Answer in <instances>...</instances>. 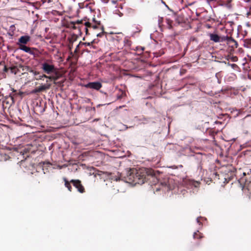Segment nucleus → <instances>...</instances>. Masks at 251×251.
<instances>
[{"label": "nucleus", "mask_w": 251, "mask_h": 251, "mask_svg": "<svg viewBox=\"0 0 251 251\" xmlns=\"http://www.w3.org/2000/svg\"><path fill=\"white\" fill-rule=\"evenodd\" d=\"M161 188H156V191H159L160 190H162L163 191H168L170 190L171 188L167 184V182H164V183H162Z\"/></svg>", "instance_id": "9b49d317"}, {"label": "nucleus", "mask_w": 251, "mask_h": 251, "mask_svg": "<svg viewBox=\"0 0 251 251\" xmlns=\"http://www.w3.org/2000/svg\"><path fill=\"white\" fill-rule=\"evenodd\" d=\"M229 65L233 68V69H234L235 67H237V65L235 64H229Z\"/></svg>", "instance_id": "aec40b11"}, {"label": "nucleus", "mask_w": 251, "mask_h": 251, "mask_svg": "<svg viewBox=\"0 0 251 251\" xmlns=\"http://www.w3.org/2000/svg\"><path fill=\"white\" fill-rule=\"evenodd\" d=\"M103 35V33H99L98 34H97V36L98 37H101L102 35Z\"/></svg>", "instance_id": "412c9836"}, {"label": "nucleus", "mask_w": 251, "mask_h": 251, "mask_svg": "<svg viewBox=\"0 0 251 251\" xmlns=\"http://www.w3.org/2000/svg\"><path fill=\"white\" fill-rule=\"evenodd\" d=\"M93 27L94 28H96V25L93 26Z\"/></svg>", "instance_id": "c85d7f7f"}, {"label": "nucleus", "mask_w": 251, "mask_h": 251, "mask_svg": "<svg viewBox=\"0 0 251 251\" xmlns=\"http://www.w3.org/2000/svg\"><path fill=\"white\" fill-rule=\"evenodd\" d=\"M111 1H112V2L113 4H116V3H117V1H116V0H112Z\"/></svg>", "instance_id": "393cba45"}, {"label": "nucleus", "mask_w": 251, "mask_h": 251, "mask_svg": "<svg viewBox=\"0 0 251 251\" xmlns=\"http://www.w3.org/2000/svg\"><path fill=\"white\" fill-rule=\"evenodd\" d=\"M231 77H232L233 78H235V75L233 74H232L231 75Z\"/></svg>", "instance_id": "a878e982"}, {"label": "nucleus", "mask_w": 251, "mask_h": 251, "mask_svg": "<svg viewBox=\"0 0 251 251\" xmlns=\"http://www.w3.org/2000/svg\"><path fill=\"white\" fill-rule=\"evenodd\" d=\"M20 49L25 52L28 53L30 54H33L34 52L31 50L29 47H28L25 45H20Z\"/></svg>", "instance_id": "1a4fd4ad"}, {"label": "nucleus", "mask_w": 251, "mask_h": 251, "mask_svg": "<svg viewBox=\"0 0 251 251\" xmlns=\"http://www.w3.org/2000/svg\"><path fill=\"white\" fill-rule=\"evenodd\" d=\"M249 198H250V199H251V193H250V194Z\"/></svg>", "instance_id": "bb28decb"}, {"label": "nucleus", "mask_w": 251, "mask_h": 251, "mask_svg": "<svg viewBox=\"0 0 251 251\" xmlns=\"http://www.w3.org/2000/svg\"><path fill=\"white\" fill-rule=\"evenodd\" d=\"M202 219V217H200L197 218V220H196V221H197V223H198L200 226H201V222H200V219Z\"/></svg>", "instance_id": "dca6fc26"}, {"label": "nucleus", "mask_w": 251, "mask_h": 251, "mask_svg": "<svg viewBox=\"0 0 251 251\" xmlns=\"http://www.w3.org/2000/svg\"><path fill=\"white\" fill-rule=\"evenodd\" d=\"M128 11L129 12H133L134 11V10L132 9H131V8L128 9Z\"/></svg>", "instance_id": "5701e85b"}, {"label": "nucleus", "mask_w": 251, "mask_h": 251, "mask_svg": "<svg viewBox=\"0 0 251 251\" xmlns=\"http://www.w3.org/2000/svg\"><path fill=\"white\" fill-rule=\"evenodd\" d=\"M189 183H190V184L194 185L195 187H196V186H197L196 184H198V183H197V182H195L192 181H189Z\"/></svg>", "instance_id": "6ab92c4d"}, {"label": "nucleus", "mask_w": 251, "mask_h": 251, "mask_svg": "<svg viewBox=\"0 0 251 251\" xmlns=\"http://www.w3.org/2000/svg\"><path fill=\"white\" fill-rule=\"evenodd\" d=\"M50 87V84H46L42 85L38 87L35 88V89L33 90L31 92L32 93H37L40 92H42L44 90H45L46 89H49Z\"/></svg>", "instance_id": "20e7f679"}, {"label": "nucleus", "mask_w": 251, "mask_h": 251, "mask_svg": "<svg viewBox=\"0 0 251 251\" xmlns=\"http://www.w3.org/2000/svg\"><path fill=\"white\" fill-rule=\"evenodd\" d=\"M114 13L115 14L118 15L119 17H122L123 15V14L118 10H116L115 11H114Z\"/></svg>", "instance_id": "4468645a"}, {"label": "nucleus", "mask_w": 251, "mask_h": 251, "mask_svg": "<svg viewBox=\"0 0 251 251\" xmlns=\"http://www.w3.org/2000/svg\"><path fill=\"white\" fill-rule=\"evenodd\" d=\"M30 39V37L28 35L22 36L18 40L17 44L19 46L25 45L27 44Z\"/></svg>", "instance_id": "39448f33"}, {"label": "nucleus", "mask_w": 251, "mask_h": 251, "mask_svg": "<svg viewBox=\"0 0 251 251\" xmlns=\"http://www.w3.org/2000/svg\"><path fill=\"white\" fill-rule=\"evenodd\" d=\"M76 23H77L79 24V23H80V22H79V21H77L76 22Z\"/></svg>", "instance_id": "cd10ccee"}, {"label": "nucleus", "mask_w": 251, "mask_h": 251, "mask_svg": "<svg viewBox=\"0 0 251 251\" xmlns=\"http://www.w3.org/2000/svg\"><path fill=\"white\" fill-rule=\"evenodd\" d=\"M162 21H163V18L159 17L158 22V25L159 26H160V24L162 22Z\"/></svg>", "instance_id": "f3484780"}, {"label": "nucleus", "mask_w": 251, "mask_h": 251, "mask_svg": "<svg viewBox=\"0 0 251 251\" xmlns=\"http://www.w3.org/2000/svg\"><path fill=\"white\" fill-rule=\"evenodd\" d=\"M72 181L73 183L74 186L77 189L78 191L80 193H83L84 192V188L79 180H72Z\"/></svg>", "instance_id": "6e6552de"}, {"label": "nucleus", "mask_w": 251, "mask_h": 251, "mask_svg": "<svg viewBox=\"0 0 251 251\" xmlns=\"http://www.w3.org/2000/svg\"><path fill=\"white\" fill-rule=\"evenodd\" d=\"M220 42H223L224 41H227L228 43H234L236 45H237L238 44L237 42L231 37H229L228 36H222L220 37Z\"/></svg>", "instance_id": "423d86ee"}, {"label": "nucleus", "mask_w": 251, "mask_h": 251, "mask_svg": "<svg viewBox=\"0 0 251 251\" xmlns=\"http://www.w3.org/2000/svg\"><path fill=\"white\" fill-rule=\"evenodd\" d=\"M119 179H120V178H119V177H115V179H114V180H115V181H118Z\"/></svg>", "instance_id": "b1692460"}, {"label": "nucleus", "mask_w": 251, "mask_h": 251, "mask_svg": "<svg viewBox=\"0 0 251 251\" xmlns=\"http://www.w3.org/2000/svg\"><path fill=\"white\" fill-rule=\"evenodd\" d=\"M166 21H167V24L168 25L169 28H171V27H172V22H171V21L170 20H169V19H166Z\"/></svg>", "instance_id": "2eb2a0df"}, {"label": "nucleus", "mask_w": 251, "mask_h": 251, "mask_svg": "<svg viewBox=\"0 0 251 251\" xmlns=\"http://www.w3.org/2000/svg\"><path fill=\"white\" fill-rule=\"evenodd\" d=\"M146 170L144 169L139 170H132L130 173L129 180L135 183H144L146 179Z\"/></svg>", "instance_id": "f257e3e1"}, {"label": "nucleus", "mask_w": 251, "mask_h": 251, "mask_svg": "<svg viewBox=\"0 0 251 251\" xmlns=\"http://www.w3.org/2000/svg\"><path fill=\"white\" fill-rule=\"evenodd\" d=\"M64 180L65 181V185L68 189V190L71 191V186L70 183L67 180L66 178H64Z\"/></svg>", "instance_id": "ddd939ff"}, {"label": "nucleus", "mask_w": 251, "mask_h": 251, "mask_svg": "<svg viewBox=\"0 0 251 251\" xmlns=\"http://www.w3.org/2000/svg\"><path fill=\"white\" fill-rule=\"evenodd\" d=\"M169 168H172V169H176V168H177V167L175 166H171L169 167Z\"/></svg>", "instance_id": "4be33fe9"}, {"label": "nucleus", "mask_w": 251, "mask_h": 251, "mask_svg": "<svg viewBox=\"0 0 251 251\" xmlns=\"http://www.w3.org/2000/svg\"><path fill=\"white\" fill-rule=\"evenodd\" d=\"M35 79L37 80H42L44 78H47L49 79H52L53 77L51 76H48L45 75H41L39 73H34Z\"/></svg>", "instance_id": "0eeeda50"}, {"label": "nucleus", "mask_w": 251, "mask_h": 251, "mask_svg": "<svg viewBox=\"0 0 251 251\" xmlns=\"http://www.w3.org/2000/svg\"><path fill=\"white\" fill-rule=\"evenodd\" d=\"M194 238H201L202 237V235L201 233H199V230H198L196 232H195L193 234Z\"/></svg>", "instance_id": "f8f14e48"}, {"label": "nucleus", "mask_w": 251, "mask_h": 251, "mask_svg": "<svg viewBox=\"0 0 251 251\" xmlns=\"http://www.w3.org/2000/svg\"><path fill=\"white\" fill-rule=\"evenodd\" d=\"M42 69L45 73L49 75L54 72L55 67L53 64H50L47 62H44L42 64Z\"/></svg>", "instance_id": "f03ea898"}, {"label": "nucleus", "mask_w": 251, "mask_h": 251, "mask_svg": "<svg viewBox=\"0 0 251 251\" xmlns=\"http://www.w3.org/2000/svg\"><path fill=\"white\" fill-rule=\"evenodd\" d=\"M85 87L87 88L99 90L101 88L102 84L100 82H92L85 84Z\"/></svg>", "instance_id": "7ed1b4c3"}, {"label": "nucleus", "mask_w": 251, "mask_h": 251, "mask_svg": "<svg viewBox=\"0 0 251 251\" xmlns=\"http://www.w3.org/2000/svg\"><path fill=\"white\" fill-rule=\"evenodd\" d=\"M144 50V48L142 47H137V50H140L141 51H143Z\"/></svg>", "instance_id": "a211bd4d"}, {"label": "nucleus", "mask_w": 251, "mask_h": 251, "mask_svg": "<svg viewBox=\"0 0 251 251\" xmlns=\"http://www.w3.org/2000/svg\"><path fill=\"white\" fill-rule=\"evenodd\" d=\"M210 39L211 41L216 43L220 42V36L216 34L211 33L209 35Z\"/></svg>", "instance_id": "9d476101"}]
</instances>
